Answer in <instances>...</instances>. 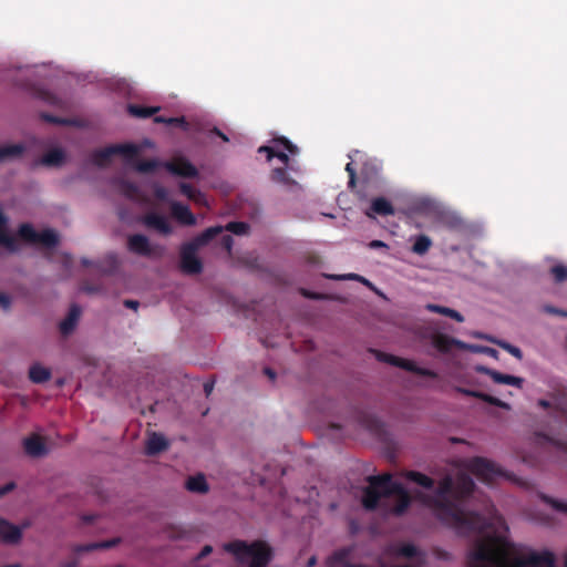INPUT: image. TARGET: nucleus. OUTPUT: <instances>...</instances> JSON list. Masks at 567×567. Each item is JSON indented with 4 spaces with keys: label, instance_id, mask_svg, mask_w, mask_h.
I'll return each mask as SVG.
<instances>
[{
    "label": "nucleus",
    "instance_id": "obj_50",
    "mask_svg": "<svg viewBox=\"0 0 567 567\" xmlns=\"http://www.w3.org/2000/svg\"><path fill=\"white\" fill-rule=\"evenodd\" d=\"M41 118L43 121H45L48 123H52V124H61V125L68 124L66 120L55 116V115L48 114V113H41Z\"/></svg>",
    "mask_w": 567,
    "mask_h": 567
},
{
    "label": "nucleus",
    "instance_id": "obj_16",
    "mask_svg": "<svg viewBox=\"0 0 567 567\" xmlns=\"http://www.w3.org/2000/svg\"><path fill=\"white\" fill-rule=\"evenodd\" d=\"M476 371L487 374L491 379L498 384H508L520 388L523 385L524 380L519 377L504 374L496 370L489 369L487 367L478 365L476 367Z\"/></svg>",
    "mask_w": 567,
    "mask_h": 567
},
{
    "label": "nucleus",
    "instance_id": "obj_5",
    "mask_svg": "<svg viewBox=\"0 0 567 567\" xmlns=\"http://www.w3.org/2000/svg\"><path fill=\"white\" fill-rule=\"evenodd\" d=\"M466 470L486 484H493L498 477L511 478L496 463L481 456L467 461Z\"/></svg>",
    "mask_w": 567,
    "mask_h": 567
},
{
    "label": "nucleus",
    "instance_id": "obj_33",
    "mask_svg": "<svg viewBox=\"0 0 567 567\" xmlns=\"http://www.w3.org/2000/svg\"><path fill=\"white\" fill-rule=\"evenodd\" d=\"M25 151L22 144H10L0 146V162L20 157Z\"/></svg>",
    "mask_w": 567,
    "mask_h": 567
},
{
    "label": "nucleus",
    "instance_id": "obj_47",
    "mask_svg": "<svg viewBox=\"0 0 567 567\" xmlns=\"http://www.w3.org/2000/svg\"><path fill=\"white\" fill-rule=\"evenodd\" d=\"M494 342V340H492ZM496 344H498L502 349L509 352L512 355H514L517 359L523 358V352L519 348L506 342V341H495Z\"/></svg>",
    "mask_w": 567,
    "mask_h": 567
},
{
    "label": "nucleus",
    "instance_id": "obj_62",
    "mask_svg": "<svg viewBox=\"0 0 567 567\" xmlns=\"http://www.w3.org/2000/svg\"><path fill=\"white\" fill-rule=\"evenodd\" d=\"M544 310L547 313L556 315V316H560V312H561V309H558V308L553 307V306H545Z\"/></svg>",
    "mask_w": 567,
    "mask_h": 567
},
{
    "label": "nucleus",
    "instance_id": "obj_18",
    "mask_svg": "<svg viewBox=\"0 0 567 567\" xmlns=\"http://www.w3.org/2000/svg\"><path fill=\"white\" fill-rule=\"evenodd\" d=\"M455 391L457 393H461L463 395H466V396H472V398H476V399H480L491 405H494V406H497V408H502V409H505V410H508L509 409V404L502 401L501 399L496 398V396H493L491 394H487V393H484V392H481V391H476V390H471V389H466V388H462V386H455Z\"/></svg>",
    "mask_w": 567,
    "mask_h": 567
},
{
    "label": "nucleus",
    "instance_id": "obj_25",
    "mask_svg": "<svg viewBox=\"0 0 567 567\" xmlns=\"http://www.w3.org/2000/svg\"><path fill=\"white\" fill-rule=\"evenodd\" d=\"M168 447L166 439L159 433H152L146 443V452L148 455H155Z\"/></svg>",
    "mask_w": 567,
    "mask_h": 567
},
{
    "label": "nucleus",
    "instance_id": "obj_59",
    "mask_svg": "<svg viewBox=\"0 0 567 567\" xmlns=\"http://www.w3.org/2000/svg\"><path fill=\"white\" fill-rule=\"evenodd\" d=\"M347 557H348V551H347V550H344V549L339 550V551H337V553L334 554V559H336L337 561H339V563H342V564L346 561Z\"/></svg>",
    "mask_w": 567,
    "mask_h": 567
},
{
    "label": "nucleus",
    "instance_id": "obj_39",
    "mask_svg": "<svg viewBox=\"0 0 567 567\" xmlns=\"http://www.w3.org/2000/svg\"><path fill=\"white\" fill-rule=\"evenodd\" d=\"M181 193L186 196L187 198L200 204L204 203L205 196L202 192L194 188L192 185L182 183L179 186Z\"/></svg>",
    "mask_w": 567,
    "mask_h": 567
},
{
    "label": "nucleus",
    "instance_id": "obj_42",
    "mask_svg": "<svg viewBox=\"0 0 567 567\" xmlns=\"http://www.w3.org/2000/svg\"><path fill=\"white\" fill-rule=\"evenodd\" d=\"M549 274L556 284L567 281V266L561 262H556L549 268Z\"/></svg>",
    "mask_w": 567,
    "mask_h": 567
},
{
    "label": "nucleus",
    "instance_id": "obj_3",
    "mask_svg": "<svg viewBox=\"0 0 567 567\" xmlns=\"http://www.w3.org/2000/svg\"><path fill=\"white\" fill-rule=\"evenodd\" d=\"M224 549L234 555L240 564L249 567H266L272 557L271 547L264 540L248 544L245 540H234L224 545Z\"/></svg>",
    "mask_w": 567,
    "mask_h": 567
},
{
    "label": "nucleus",
    "instance_id": "obj_13",
    "mask_svg": "<svg viewBox=\"0 0 567 567\" xmlns=\"http://www.w3.org/2000/svg\"><path fill=\"white\" fill-rule=\"evenodd\" d=\"M163 166L173 175L194 178L198 175L197 168L186 158L179 157L163 163Z\"/></svg>",
    "mask_w": 567,
    "mask_h": 567
},
{
    "label": "nucleus",
    "instance_id": "obj_7",
    "mask_svg": "<svg viewBox=\"0 0 567 567\" xmlns=\"http://www.w3.org/2000/svg\"><path fill=\"white\" fill-rule=\"evenodd\" d=\"M138 152L140 148L134 144H115L95 150L91 154V161L99 167H105L114 155H122L125 159H133Z\"/></svg>",
    "mask_w": 567,
    "mask_h": 567
},
{
    "label": "nucleus",
    "instance_id": "obj_14",
    "mask_svg": "<svg viewBox=\"0 0 567 567\" xmlns=\"http://www.w3.org/2000/svg\"><path fill=\"white\" fill-rule=\"evenodd\" d=\"M537 405L544 410L553 409L551 415L559 421H567V398L566 395L556 396L554 402L546 399H539Z\"/></svg>",
    "mask_w": 567,
    "mask_h": 567
},
{
    "label": "nucleus",
    "instance_id": "obj_63",
    "mask_svg": "<svg viewBox=\"0 0 567 567\" xmlns=\"http://www.w3.org/2000/svg\"><path fill=\"white\" fill-rule=\"evenodd\" d=\"M214 390V381H207L204 383L205 394L208 396Z\"/></svg>",
    "mask_w": 567,
    "mask_h": 567
},
{
    "label": "nucleus",
    "instance_id": "obj_28",
    "mask_svg": "<svg viewBox=\"0 0 567 567\" xmlns=\"http://www.w3.org/2000/svg\"><path fill=\"white\" fill-rule=\"evenodd\" d=\"M534 441L537 445L549 444L554 446L556 450L567 454V442L555 440L543 432H535Z\"/></svg>",
    "mask_w": 567,
    "mask_h": 567
},
{
    "label": "nucleus",
    "instance_id": "obj_19",
    "mask_svg": "<svg viewBox=\"0 0 567 567\" xmlns=\"http://www.w3.org/2000/svg\"><path fill=\"white\" fill-rule=\"evenodd\" d=\"M433 346L434 348H436L440 352H443V353H447L452 350V348H457V349H467L468 346L461 341V340H457V339H454L452 337H449L446 334H443V333H439V334H435L433 337Z\"/></svg>",
    "mask_w": 567,
    "mask_h": 567
},
{
    "label": "nucleus",
    "instance_id": "obj_17",
    "mask_svg": "<svg viewBox=\"0 0 567 567\" xmlns=\"http://www.w3.org/2000/svg\"><path fill=\"white\" fill-rule=\"evenodd\" d=\"M143 224L148 227L157 230L162 235H169L173 231L171 224L167 218L157 213H148L143 217Z\"/></svg>",
    "mask_w": 567,
    "mask_h": 567
},
{
    "label": "nucleus",
    "instance_id": "obj_27",
    "mask_svg": "<svg viewBox=\"0 0 567 567\" xmlns=\"http://www.w3.org/2000/svg\"><path fill=\"white\" fill-rule=\"evenodd\" d=\"M370 210L380 216H390L394 214L392 204L384 197H377L371 202Z\"/></svg>",
    "mask_w": 567,
    "mask_h": 567
},
{
    "label": "nucleus",
    "instance_id": "obj_43",
    "mask_svg": "<svg viewBox=\"0 0 567 567\" xmlns=\"http://www.w3.org/2000/svg\"><path fill=\"white\" fill-rule=\"evenodd\" d=\"M103 266L100 267V270L104 274L111 275L114 274L120 266L118 259L115 255H107L103 260Z\"/></svg>",
    "mask_w": 567,
    "mask_h": 567
},
{
    "label": "nucleus",
    "instance_id": "obj_54",
    "mask_svg": "<svg viewBox=\"0 0 567 567\" xmlns=\"http://www.w3.org/2000/svg\"><path fill=\"white\" fill-rule=\"evenodd\" d=\"M0 307L4 310H9L11 307L10 297L3 292H0Z\"/></svg>",
    "mask_w": 567,
    "mask_h": 567
},
{
    "label": "nucleus",
    "instance_id": "obj_29",
    "mask_svg": "<svg viewBox=\"0 0 567 567\" xmlns=\"http://www.w3.org/2000/svg\"><path fill=\"white\" fill-rule=\"evenodd\" d=\"M185 486L189 492L199 494L207 493L209 489L206 478L203 474L189 476L186 481Z\"/></svg>",
    "mask_w": 567,
    "mask_h": 567
},
{
    "label": "nucleus",
    "instance_id": "obj_49",
    "mask_svg": "<svg viewBox=\"0 0 567 567\" xmlns=\"http://www.w3.org/2000/svg\"><path fill=\"white\" fill-rule=\"evenodd\" d=\"M0 245L10 249L14 247V238L7 231L6 227H0Z\"/></svg>",
    "mask_w": 567,
    "mask_h": 567
},
{
    "label": "nucleus",
    "instance_id": "obj_45",
    "mask_svg": "<svg viewBox=\"0 0 567 567\" xmlns=\"http://www.w3.org/2000/svg\"><path fill=\"white\" fill-rule=\"evenodd\" d=\"M539 498L551 506L555 511L567 514V503L555 499L546 494H539Z\"/></svg>",
    "mask_w": 567,
    "mask_h": 567
},
{
    "label": "nucleus",
    "instance_id": "obj_1",
    "mask_svg": "<svg viewBox=\"0 0 567 567\" xmlns=\"http://www.w3.org/2000/svg\"><path fill=\"white\" fill-rule=\"evenodd\" d=\"M475 489L473 478L466 473H458L453 480L444 476L433 495H424L423 502L434 511L435 516L458 533H483L489 524L477 512H465L461 503L468 498Z\"/></svg>",
    "mask_w": 567,
    "mask_h": 567
},
{
    "label": "nucleus",
    "instance_id": "obj_61",
    "mask_svg": "<svg viewBox=\"0 0 567 567\" xmlns=\"http://www.w3.org/2000/svg\"><path fill=\"white\" fill-rule=\"evenodd\" d=\"M124 306L126 308H130V309H133V310H137V308L140 307V302L136 301V300L127 299V300L124 301Z\"/></svg>",
    "mask_w": 567,
    "mask_h": 567
},
{
    "label": "nucleus",
    "instance_id": "obj_34",
    "mask_svg": "<svg viewBox=\"0 0 567 567\" xmlns=\"http://www.w3.org/2000/svg\"><path fill=\"white\" fill-rule=\"evenodd\" d=\"M391 551L395 556H401L405 558H413L420 554L417 547L410 543L396 544L392 546Z\"/></svg>",
    "mask_w": 567,
    "mask_h": 567
},
{
    "label": "nucleus",
    "instance_id": "obj_36",
    "mask_svg": "<svg viewBox=\"0 0 567 567\" xmlns=\"http://www.w3.org/2000/svg\"><path fill=\"white\" fill-rule=\"evenodd\" d=\"M29 378L34 383H43L51 378V372L40 364H33L29 370Z\"/></svg>",
    "mask_w": 567,
    "mask_h": 567
},
{
    "label": "nucleus",
    "instance_id": "obj_40",
    "mask_svg": "<svg viewBox=\"0 0 567 567\" xmlns=\"http://www.w3.org/2000/svg\"><path fill=\"white\" fill-rule=\"evenodd\" d=\"M271 181L282 185H292L295 181L288 175L286 167H277L271 171Z\"/></svg>",
    "mask_w": 567,
    "mask_h": 567
},
{
    "label": "nucleus",
    "instance_id": "obj_55",
    "mask_svg": "<svg viewBox=\"0 0 567 567\" xmlns=\"http://www.w3.org/2000/svg\"><path fill=\"white\" fill-rule=\"evenodd\" d=\"M329 278H332V279H354V280H359V281H362V282H368L367 279H364L363 277H361L359 275H354V274H350V275H347V276H330Z\"/></svg>",
    "mask_w": 567,
    "mask_h": 567
},
{
    "label": "nucleus",
    "instance_id": "obj_60",
    "mask_svg": "<svg viewBox=\"0 0 567 567\" xmlns=\"http://www.w3.org/2000/svg\"><path fill=\"white\" fill-rule=\"evenodd\" d=\"M212 551H213L212 546H209V545L204 546L203 549L200 550V553L198 554L197 559H202V558L208 556Z\"/></svg>",
    "mask_w": 567,
    "mask_h": 567
},
{
    "label": "nucleus",
    "instance_id": "obj_20",
    "mask_svg": "<svg viewBox=\"0 0 567 567\" xmlns=\"http://www.w3.org/2000/svg\"><path fill=\"white\" fill-rule=\"evenodd\" d=\"M172 215L178 223L185 226H193L196 224V217L190 212L188 206L181 203H173L171 206Z\"/></svg>",
    "mask_w": 567,
    "mask_h": 567
},
{
    "label": "nucleus",
    "instance_id": "obj_64",
    "mask_svg": "<svg viewBox=\"0 0 567 567\" xmlns=\"http://www.w3.org/2000/svg\"><path fill=\"white\" fill-rule=\"evenodd\" d=\"M96 518H97V515H94V514L83 515L82 522L84 524H92Z\"/></svg>",
    "mask_w": 567,
    "mask_h": 567
},
{
    "label": "nucleus",
    "instance_id": "obj_48",
    "mask_svg": "<svg viewBox=\"0 0 567 567\" xmlns=\"http://www.w3.org/2000/svg\"><path fill=\"white\" fill-rule=\"evenodd\" d=\"M365 426L374 434H382L383 423L375 417H369L365 420Z\"/></svg>",
    "mask_w": 567,
    "mask_h": 567
},
{
    "label": "nucleus",
    "instance_id": "obj_10",
    "mask_svg": "<svg viewBox=\"0 0 567 567\" xmlns=\"http://www.w3.org/2000/svg\"><path fill=\"white\" fill-rule=\"evenodd\" d=\"M286 151L295 155L298 153V147L284 136L276 138L272 146L264 145L258 148V153L266 154L267 161L277 157L285 166H288L290 159Z\"/></svg>",
    "mask_w": 567,
    "mask_h": 567
},
{
    "label": "nucleus",
    "instance_id": "obj_15",
    "mask_svg": "<svg viewBox=\"0 0 567 567\" xmlns=\"http://www.w3.org/2000/svg\"><path fill=\"white\" fill-rule=\"evenodd\" d=\"M0 538L4 544H19L22 539V528L0 517Z\"/></svg>",
    "mask_w": 567,
    "mask_h": 567
},
{
    "label": "nucleus",
    "instance_id": "obj_9",
    "mask_svg": "<svg viewBox=\"0 0 567 567\" xmlns=\"http://www.w3.org/2000/svg\"><path fill=\"white\" fill-rule=\"evenodd\" d=\"M374 353H375V358L381 362L389 363L391 365L413 372L421 377H426V378H431V379L437 378V373L435 371H433L431 369L417 367L416 363L412 360L403 359V358H400V357H396L393 354H389V353H385L382 351H374Z\"/></svg>",
    "mask_w": 567,
    "mask_h": 567
},
{
    "label": "nucleus",
    "instance_id": "obj_37",
    "mask_svg": "<svg viewBox=\"0 0 567 567\" xmlns=\"http://www.w3.org/2000/svg\"><path fill=\"white\" fill-rule=\"evenodd\" d=\"M120 543L118 538H114L111 540L102 542V543H92L86 545H76L73 547V550L75 553H84V551H91L99 548H112L115 545Z\"/></svg>",
    "mask_w": 567,
    "mask_h": 567
},
{
    "label": "nucleus",
    "instance_id": "obj_30",
    "mask_svg": "<svg viewBox=\"0 0 567 567\" xmlns=\"http://www.w3.org/2000/svg\"><path fill=\"white\" fill-rule=\"evenodd\" d=\"M159 111L158 106H144L140 104H128L127 112L130 115L138 118H148Z\"/></svg>",
    "mask_w": 567,
    "mask_h": 567
},
{
    "label": "nucleus",
    "instance_id": "obj_58",
    "mask_svg": "<svg viewBox=\"0 0 567 567\" xmlns=\"http://www.w3.org/2000/svg\"><path fill=\"white\" fill-rule=\"evenodd\" d=\"M16 487V484L13 482L7 483L6 485L0 487V497L8 494Z\"/></svg>",
    "mask_w": 567,
    "mask_h": 567
},
{
    "label": "nucleus",
    "instance_id": "obj_51",
    "mask_svg": "<svg viewBox=\"0 0 567 567\" xmlns=\"http://www.w3.org/2000/svg\"><path fill=\"white\" fill-rule=\"evenodd\" d=\"M346 171L349 174V187H353L355 185V169L353 167V163H348L346 165Z\"/></svg>",
    "mask_w": 567,
    "mask_h": 567
},
{
    "label": "nucleus",
    "instance_id": "obj_22",
    "mask_svg": "<svg viewBox=\"0 0 567 567\" xmlns=\"http://www.w3.org/2000/svg\"><path fill=\"white\" fill-rule=\"evenodd\" d=\"M80 315H81L80 307L76 305H73L70 308L68 316L60 322V326H59L60 331L63 336H68L74 330L76 322L80 318Z\"/></svg>",
    "mask_w": 567,
    "mask_h": 567
},
{
    "label": "nucleus",
    "instance_id": "obj_31",
    "mask_svg": "<svg viewBox=\"0 0 567 567\" xmlns=\"http://www.w3.org/2000/svg\"><path fill=\"white\" fill-rule=\"evenodd\" d=\"M65 159V153L61 148H53L47 152L42 158L41 163L45 166H61Z\"/></svg>",
    "mask_w": 567,
    "mask_h": 567
},
{
    "label": "nucleus",
    "instance_id": "obj_2",
    "mask_svg": "<svg viewBox=\"0 0 567 567\" xmlns=\"http://www.w3.org/2000/svg\"><path fill=\"white\" fill-rule=\"evenodd\" d=\"M512 547L505 538L501 536H489L485 540L477 543L475 549L468 554L470 567H486V564L493 567H517L515 558L508 564V550Z\"/></svg>",
    "mask_w": 567,
    "mask_h": 567
},
{
    "label": "nucleus",
    "instance_id": "obj_53",
    "mask_svg": "<svg viewBox=\"0 0 567 567\" xmlns=\"http://www.w3.org/2000/svg\"><path fill=\"white\" fill-rule=\"evenodd\" d=\"M220 244L224 249L230 252L234 244L233 237L230 235H223Z\"/></svg>",
    "mask_w": 567,
    "mask_h": 567
},
{
    "label": "nucleus",
    "instance_id": "obj_41",
    "mask_svg": "<svg viewBox=\"0 0 567 567\" xmlns=\"http://www.w3.org/2000/svg\"><path fill=\"white\" fill-rule=\"evenodd\" d=\"M34 95L49 105L61 106V100L55 94H53L52 92H50L45 89H41V87L34 89Z\"/></svg>",
    "mask_w": 567,
    "mask_h": 567
},
{
    "label": "nucleus",
    "instance_id": "obj_26",
    "mask_svg": "<svg viewBox=\"0 0 567 567\" xmlns=\"http://www.w3.org/2000/svg\"><path fill=\"white\" fill-rule=\"evenodd\" d=\"M411 239L413 240L411 251L419 256L425 255L433 245L432 239L424 234L416 235Z\"/></svg>",
    "mask_w": 567,
    "mask_h": 567
},
{
    "label": "nucleus",
    "instance_id": "obj_52",
    "mask_svg": "<svg viewBox=\"0 0 567 567\" xmlns=\"http://www.w3.org/2000/svg\"><path fill=\"white\" fill-rule=\"evenodd\" d=\"M167 125L181 126L184 130H186L188 126L187 122L185 121V117H183V116L182 117H169Z\"/></svg>",
    "mask_w": 567,
    "mask_h": 567
},
{
    "label": "nucleus",
    "instance_id": "obj_38",
    "mask_svg": "<svg viewBox=\"0 0 567 567\" xmlns=\"http://www.w3.org/2000/svg\"><path fill=\"white\" fill-rule=\"evenodd\" d=\"M406 478L426 489H431L434 486V481L427 475L420 472L410 471L406 473Z\"/></svg>",
    "mask_w": 567,
    "mask_h": 567
},
{
    "label": "nucleus",
    "instance_id": "obj_32",
    "mask_svg": "<svg viewBox=\"0 0 567 567\" xmlns=\"http://www.w3.org/2000/svg\"><path fill=\"white\" fill-rule=\"evenodd\" d=\"M425 309L430 312L439 313L449 318L454 319L457 322H463L464 317L456 310L451 309L449 307L435 305V303H427L425 306Z\"/></svg>",
    "mask_w": 567,
    "mask_h": 567
},
{
    "label": "nucleus",
    "instance_id": "obj_4",
    "mask_svg": "<svg viewBox=\"0 0 567 567\" xmlns=\"http://www.w3.org/2000/svg\"><path fill=\"white\" fill-rule=\"evenodd\" d=\"M223 231L221 227H209L197 236L194 240L186 243L181 248V269L188 275H196L203 270V264L196 256L199 247L208 244L218 234Z\"/></svg>",
    "mask_w": 567,
    "mask_h": 567
},
{
    "label": "nucleus",
    "instance_id": "obj_23",
    "mask_svg": "<svg viewBox=\"0 0 567 567\" xmlns=\"http://www.w3.org/2000/svg\"><path fill=\"white\" fill-rule=\"evenodd\" d=\"M113 184L116 186L117 190L126 198L137 199L140 197V188L135 183L124 178H115Z\"/></svg>",
    "mask_w": 567,
    "mask_h": 567
},
{
    "label": "nucleus",
    "instance_id": "obj_46",
    "mask_svg": "<svg viewBox=\"0 0 567 567\" xmlns=\"http://www.w3.org/2000/svg\"><path fill=\"white\" fill-rule=\"evenodd\" d=\"M226 229L235 235H246L249 230V225L245 221H230L227 224Z\"/></svg>",
    "mask_w": 567,
    "mask_h": 567
},
{
    "label": "nucleus",
    "instance_id": "obj_12",
    "mask_svg": "<svg viewBox=\"0 0 567 567\" xmlns=\"http://www.w3.org/2000/svg\"><path fill=\"white\" fill-rule=\"evenodd\" d=\"M395 497V504L392 507V513L395 515H402L409 508L411 504V497L402 483L390 478V485L388 489V497Z\"/></svg>",
    "mask_w": 567,
    "mask_h": 567
},
{
    "label": "nucleus",
    "instance_id": "obj_21",
    "mask_svg": "<svg viewBox=\"0 0 567 567\" xmlns=\"http://www.w3.org/2000/svg\"><path fill=\"white\" fill-rule=\"evenodd\" d=\"M23 447L28 455L32 457L43 456L47 453L45 444L41 436L31 435L23 441Z\"/></svg>",
    "mask_w": 567,
    "mask_h": 567
},
{
    "label": "nucleus",
    "instance_id": "obj_11",
    "mask_svg": "<svg viewBox=\"0 0 567 567\" xmlns=\"http://www.w3.org/2000/svg\"><path fill=\"white\" fill-rule=\"evenodd\" d=\"M515 565L517 567H556V559L549 550L540 553L532 550L526 556L516 557Z\"/></svg>",
    "mask_w": 567,
    "mask_h": 567
},
{
    "label": "nucleus",
    "instance_id": "obj_44",
    "mask_svg": "<svg viewBox=\"0 0 567 567\" xmlns=\"http://www.w3.org/2000/svg\"><path fill=\"white\" fill-rule=\"evenodd\" d=\"M19 236L24 239L25 241H29V243H32V244H35L37 243V237H38V233L39 231H35L34 228L30 225V224H22L20 227H19Z\"/></svg>",
    "mask_w": 567,
    "mask_h": 567
},
{
    "label": "nucleus",
    "instance_id": "obj_24",
    "mask_svg": "<svg viewBox=\"0 0 567 567\" xmlns=\"http://www.w3.org/2000/svg\"><path fill=\"white\" fill-rule=\"evenodd\" d=\"M137 155L133 157V159H125L128 165H131L138 173H153L158 167L163 166V164L157 159H137Z\"/></svg>",
    "mask_w": 567,
    "mask_h": 567
},
{
    "label": "nucleus",
    "instance_id": "obj_8",
    "mask_svg": "<svg viewBox=\"0 0 567 567\" xmlns=\"http://www.w3.org/2000/svg\"><path fill=\"white\" fill-rule=\"evenodd\" d=\"M127 249L138 256L147 258H162L165 254V247L162 245H152L148 238L143 234H134L127 238Z\"/></svg>",
    "mask_w": 567,
    "mask_h": 567
},
{
    "label": "nucleus",
    "instance_id": "obj_57",
    "mask_svg": "<svg viewBox=\"0 0 567 567\" xmlns=\"http://www.w3.org/2000/svg\"><path fill=\"white\" fill-rule=\"evenodd\" d=\"M301 293H302V296H305L306 298H309V299H313V300L323 299V296L321 293L310 292L306 289H301Z\"/></svg>",
    "mask_w": 567,
    "mask_h": 567
},
{
    "label": "nucleus",
    "instance_id": "obj_6",
    "mask_svg": "<svg viewBox=\"0 0 567 567\" xmlns=\"http://www.w3.org/2000/svg\"><path fill=\"white\" fill-rule=\"evenodd\" d=\"M390 478V474L369 477V486L364 488L362 495V505L367 511L377 509L380 499L388 497Z\"/></svg>",
    "mask_w": 567,
    "mask_h": 567
},
{
    "label": "nucleus",
    "instance_id": "obj_56",
    "mask_svg": "<svg viewBox=\"0 0 567 567\" xmlns=\"http://www.w3.org/2000/svg\"><path fill=\"white\" fill-rule=\"evenodd\" d=\"M368 246H369V248H371V249H378V248L389 249L388 244H385L384 241L379 240V239L371 240V241L368 244Z\"/></svg>",
    "mask_w": 567,
    "mask_h": 567
},
{
    "label": "nucleus",
    "instance_id": "obj_35",
    "mask_svg": "<svg viewBox=\"0 0 567 567\" xmlns=\"http://www.w3.org/2000/svg\"><path fill=\"white\" fill-rule=\"evenodd\" d=\"M35 244H41L47 248H53L59 244V236L54 230L45 229L38 233Z\"/></svg>",
    "mask_w": 567,
    "mask_h": 567
}]
</instances>
